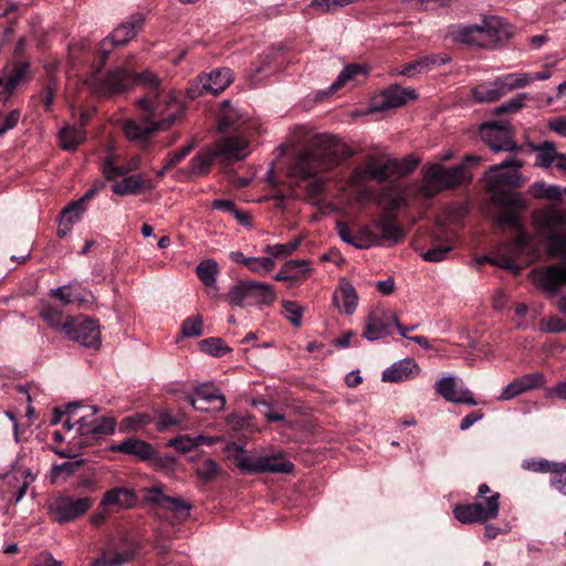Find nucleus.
I'll return each instance as SVG.
<instances>
[{
    "label": "nucleus",
    "mask_w": 566,
    "mask_h": 566,
    "mask_svg": "<svg viewBox=\"0 0 566 566\" xmlns=\"http://www.w3.org/2000/svg\"><path fill=\"white\" fill-rule=\"evenodd\" d=\"M19 478H24V481L23 483L18 488L15 494H14V497H13V501L14 503H18L19 501H21V499L24 496L28 488H29V484L34 480V478L32 476L31 473H27L25 471H14L12 473H8L6 476H4V480L8 481V483H11L12 480H19Z\"/></svg>",
    "instance_id": "obj_49"
},
{
    "label": "nucleus",
    "mask_w": 566,
    "mask_h": 566,
    "mask_svg": "<svg viewBox=\"0 0 566 566\" xmlns=\"http://www.w3.org/2000/svg\"><path fill=\"white\" fill-rule=\"evenodd\" d=\"M365 74H367V70L361 64H348L343 69L337 80L332 84L331 91L335 92L339 90L345 83L356 80L358 75Z\"/></svg>",
    "instance_id": "obj_42"
},
{
    "label": "nucleus",
    "mask_w": 566,
    "mask_h": 566,
    "mask_svg": "<svg viewBox=\"0 0 566 566\" xmlns=\"http://www.w3.org/2000/svg\"><path fill=\"white\" fill-rule=\"evenodd\" d=\"M451 36L454 41L469 44L476 45L483 48L482 38L484 36L480 24L474 25H459L453 29L451 32Z\"/></svg>",
    "instance_id": "obj_30"
},
{
    "label": "nucleus",
    "mask_w": 566,
    "mask_h": 566,
    "mask_svg": "<svg viewBox=\"0 0 566 566\" xmlns=\"http://www.w3.org/2000/svg\"><path fill=\"white\" fill-rule=\"evenodd\" d=\"M483 522L493 520L499 514L500 509V493L493 492L490 496L476 497L474 502Z\"/></svg>",
    "instance_id": "obj_34"
},
{
    "label": "nucleus",
    "mask_w": 566,
    "mask_h": 566,
    "mask_svg": "<svg viewBox=\"0 0 566 566\" xmlns=\"http://www.w3.org/2000/svg\"><path fill=\"white\" fill-rule=\"evenodd\" d=\"M86 85L102 97L122 94L133 86L147 90L146 95L136 101L139 118L128 119L124 125V133L130 140L148 142L154 133L168 129L184 112V103L165 93L160 80L149 71L135 74L127 66H117L105 76L91 74Z\"/></svg>",
    "instance_id": "obj_1"
},
{
    "label": "nucleus",
    "mask_w": 566,
    "mask_h": 566,
    "mask_svg": "<svg viewBox=\"0 0 566 566\" xmlns=\"http://www.w3.org/2000/svg\"><path fill=\"white\" fill-rule=\"evenodd\" d=\"M11 74L4 84L15 91L20 84L28 80L30 64L28 61H15L11 64Z\"/></svg>",
    "instance_id": "obj_40"
},
{
    "label": "nucleus",
    "mask_w": 566,
    "mask_h": 566,
    "mask_svg": "<svg viewBox=\"0 0 566 566\" xmlns=\"http://www.w3.org/2000/svg\"><path fill=\"white\" fill-rule=\"evenodd\" d=\"M137 496L135 492L126 488H113L105 492L99 503V507H114L125 510L135 506Z\"/></svg>",
    "instance_id": "obj_21"
},
{
    "label": "nucleus",
    "mask_w": 566,
    "mask_h": 566,
    "mask_svg": "<svg viewBox=\"0 0 566 566\" xmlns=\"http://www.w3.org/2000/svg\"><path fill=\"white\" fill-rule=\"evenodd\" d=\"M84 210V205L80 200L70 203L62 212V224L72 226L82 216Z\"/></svg>",
    "instance_id": "obj_56"
},
{
    "label": "nucleus",
    "mask_w": 566,
    "mask_h": 566,
    "mask_svg": "<svg viewBox=\"0 0 566 566\" xmlns=\"http://www.w3.org/2000/svg\"><path fill=\"white\" fill-rule=\"evenodd\" d=\"M201 316H191L182 322L181 333L185 337H198L202 335Z\"/></svg>",
    "instance_id": "obj_54"
},
{
    "label": "nucleus",
    "mask_w": 566,
    "mask_h": 566,
    "mask_svg": "<svg viewBox=\"0 0 566 566\" xmlns=\"http://www.w3.org/2000/svg\"><path fill=\"white\" fill-rule=\"evenodd\" d=\"M275 262L273 258H251L247 268L258 274H266L273 270Z\"/></svg>",
    "instance_id": "obj_58"
},
{
    "label": "nucleus",
    "mask_w": 566,
    "mask_h": 566,
    "mask_svg": "<svg viewBox=\"0 0 566 566\" xmlns=\"http://www.w3.org/2000/svg\"><path fill=\"white\" fill-rule=\"evenodd\" d=\"M333 303L347 315H352L355 312L358 305V294L348 280L340 279L333 296Z\"/></svg>",
    "instance_id": "obj_22"
},
{
    "label": "nucleus",
    "mask_w": 566,
    "mask_h": 566,
    "mask_svg": "<svg viewBox=\"0 0 566 566\" xmlns=\"http://www.w3.org/2000/svg\"><path fill=\"white\" fill-rule=\"evenodd\" d=\"M352 3H354V0H313L311 7L321 10L323 13H327Z\"/></svg>",
    "instance_id": "obj_60"
},
{
    "label": "nucleus",
    "mask_w": 566,
    "mask_h": 566,
    "mask_svg": "<svg viewBox=\"0 0 566 566\" xmlns=\"http://www.w3.org/2000/svg\"><path fill=\"white\" fill-rule=\"evenodd\" d=\"M218 158L216 149L203 148L190 160L189 177H202L210 172L214 159Z\"/></svg>",
    "instance_id": "obj_28"
},
{
    "label": "nucleus",
    "mask_w": 566,
    "mask_h": 566,
    "mask_svg": "<svg viewBox=\"0 0 566 566\" xmlns=\"http://www.w3.org/2000/svg\"><path fill=\"white\" fill-rule=\"evenodd\" d=\"M195 146H196V142L192 140L189 144H187L186 146H184L182 148L170 153L164 167L156 172L157 177L163 178L165 176L166 171L171 169L172 167H175L181 160H184L186 158V156H188L191 153V150L195 148Z\"/></svg>",
    "instance_id": "obj_44"
},
{
    "label": "nucleus",
    "mask_w": 566,
    "mask_h": 566,
    "mask_svg": "<svg viewBox=\"0 0 566 566\" xmlns=\"http://www.w3.org/2000/svg\"><path fill=\"white\" fill-rule=\"evenodd\" d=\"M20 116L21 113L19 109H12L7 114L0 113V135H3L6 132L15 127L19 123Z\"/></svg>",
    "instance_id": "obj_62"
},
{
    "label": "nucleus",
    "mask_w": 566,
    "mask_h": 566,
    "mask_svg": "<svg viewBox=\"0 0 566 566\" xmlns=\"http://www.w3.org/2000/svg\"><path fill=\"white\" fill-rule=\"evenodd\" d=\"M294 464L282 454L261 457L260 473H291Z\"/></svg>",
    "instance_id": "obj_31"
},
{
    "label": "nucleus",
    "mask_w": 566,
    "mask_h": 566,
    "mask_svg": "<svg viewBox=\"0 0 566 566\" xmlns=\"http://www.w3.org/2000/svg\"><path fill=\"white\" fill-rule=\"evenodd\" d=\"M364 164L370 180L381 184L390 178L389 159L381 161L377 156H368Z\"/></svg>",
    "instance_id": "obj_33"
},
{
    "label": "nucleus",
    "mask_w": 566,
    "mask_h": 566,
    "mask_svg": "<svg viewBox=\"0 0 566 566\" xmlns=\"http://www.w3.org/2000/svg\"><path fill=\"white\" fill-rule=\"evenodd\" d=\"M436 390L443 399L449 402L465 403L469 406H475L478 403L470 390L457 389L455 378L452 376L439 379L436 382Z\"/></svg>",
    "instance_id": "obj_19"
},
{
    "label": "nucleus",
    "mask_w": 566,
    "mask_h": 566,
    "mask_svg": "<svg viewBox=\"0 0 566 566\" xmlns=\"http://www.w3.org/2000/svg\"><path fill=\"white\" fill-rule=\"evenodd\" d=\"M300 245V241L289 242L285 244L268 245L265 252L271 254L273 258L287 256L292 254Z\"/></svg>",
    "instance_id": "obj_61"
},
{
    "label": "nucleus",
    "mask_w": 566,
    "mask_h": 566,
    "mask_svg": "<svg viewBox=\"0 0 566 566\" xmlns=\"http://www.w3.org/2000/svg\"><path fill=\"white\" fill-rule=\"evenodd\" d=\"M421 172L423 184L420 193L424 198H432L443 190L453 189L472 179V174L463 164L450 168L441 164L424 165Z\"/></svg>",
    "instance_id": "obj_3"
},
{
    "label": "nucleus",
    "mask_w": 566,
    "mask_h": 566,
    "mask_svg": "<svg viewBox=\"0 0 566 566\" xmlns=\"http://www.w3.org/2000/svg\"><path fill=\"white\" fill-rule=\"evenodd\" d=\"M144 21L145 19L142 13L134 14L127 21L120 23L111 35L99 42L96 62L97 66L96 71L92 74L99 76L98 73L106 64L112 51L117 46L127 44L133 38H135L137 32L142 29Z\"/></svg>",
    "instance_id": "obj_6"
},
{
    "label": "nucleus",
    "mask_w": 566,
    "mask_h": 566,
    "mask_svg": "<svg viewBox=\"0 0 566 566\" xmlns=\"http://www.w3.org/2000/svg\"><path fill=\"white\" fill-rule=\"evenodd\" d=\"M142 548L140 542L128 533L109 536L101 546L91 566H124L133 562Z\"/></svg>",
    "instance_id": "obj_4"
},
{
    "label": "nucleus",
    "mask_w": 566,
    "mask_h": 566,
    "mask_svg": "<svg viewBox=\"0 0 566 566\" xmlns=\"http://www.w3.org/2000/svg\"><path fill=\"white\" fill-rule=\"evenodd\" d=\"M145 186L142 175H132L123 178L112 187V191L119 196L136 195Z\"/></svg>",
    "instance_id": "obj_35"
},
{
    "label": "nucleus",
    "mask_w": 566,
    "mask_h": 566,
    "mask_svg": "<svg viewBox=\"0 0 566 566\" xmlns=\"http://www.w3.org/2000/svg\"><path fill=\"white\" fill-rule=\"evenodd\" d=\"M416 371H420L418 365L412 359H402L395 363L391 367L382 373V380L388 382L405 381Z\"/></svg>",
    "instance_id": "obj_29"
},
{
    "label": "nucleus",
    "mask_w": 566,
    "mask_h": 566,
    "mask_svg": "<svg viewBox=\"0 0 566 566\" xmlns=\"http://www.w3.org/2000/svg\"><path fill=\"white\" fill-rule=\"evenodd\" d=\"M185 399L199 411H220L226 406L224 396L211 384L196 387L193 395H187Z\"/></svg>",
    "instance_id": "obj_14"
},
{
    "label": "nucleus",
    "mask_w": 566,
    "mask_h": 566,
    "mask_svg": "<svg viewBox=\"0 0 566 566\" xmlns=\"http://www.w3.org/2000/svg\"><path fill=\"white\" fill-rule=\"evenodd\" d=\"M248 142L241 135L226 136L216 143V151L218 157H227L230 159L244 158L243 150L247 148Z\"/></svg>",
    "instance_id": "obj_26"
},
{
    "label": "nucleus",
    "mask_w": 566,
    "mask_h": 566,
    "mask_svg": "<svg viewBox=\"0 0 566 566\" xmlns=\"http://www.w3.org/2000/svg\"><path fill=\"white\" fill-rule=\"evenodd\" d=\"M522 167L523 163L515 157L491 166L484 175L488 191L496 193L506 191V188L521 187L524 182L520 171Z\"/></svg>",
    "instance_id": "obj_7"
},
{
    "label": "nucleus",
    "mask_w": 566,
    "mask_h": 566,
    "mask_svg": "<svg viewBox=\"0 0 566 566\" xmlns=\"http://www.w3.org/2000/svg\"><path fill=\"white\" fill-rule=\"evenodd\" d=\"M492 201L504 209L496 217V223L500 227H509L514 230L521 228L522 223L517 212L524 210L526 206L518 193L500 191L492 195Z\"/></svg>",
    "instance_id": "obj_8"
},
{
    "label": "nucleus",
    "mask_w": 566,
    "mask_h": 566,
    "mask_svg": "<svg viewBox=\"0 0 566 566\" xmlns=\"http://www.w3.org/2000/svg\"><path fill=\"white\" fill-rule=\"evenodd\" d=\"M113 451L134 455L139 460H151L156 455L153 446L137 438H127L111 448Z\"/></svg>",
    "instance_id": "obj_23"
},
{
    "label": "nucleus",
    "mask_w": 566,
    "mask_h": 566,
    "mask_svg": "<svg viewBox=\"0 0 566 566\" xmlns=\"http://www.w3.org/2000/svg\"><path fill=\"white\" fill-rule=\"evenodd\" d=\"M547 250L551 256H559L566 261V233L552 235L547 241Z\"/></svg>",
    "instance_id": "obj_51"
},
{
    "label": "nucleus",
    "mask_w": 566,
    "mask_h": 566,
    "mask_svg": "<svg viewBox=\"0 0 566 566\" xmlns=\"http://www.w3.org/2000/svg\"><path fill=\"white\" fill-rule=\"evenodd\" d=\"M85 139V129L76 125L66 126L60 133V145L65 150H75Z\"/></svg>",
    "instance_id": "obj_32"
},
{
    "label": "nucleus",
    "mask_w": 566,
    "mask_h": 566,
    "mask_svg": "<svg viewBox=\"0 0 566 566\" xmlns=\"http://www.w3.org/2000/svg\"><path fill=\"white\" fill-rule=\"evenodd\" d=\"M220 473L221 468L210 458L205 459L196 468V475L205 484L213 482Z\"/></svg>",
    "instance_id": "obj_41"
},
{
    "label": "nucleus",
    "mask_w": 566,
    "mask_h": 566,
    "mask_svg": "<svg viewBox=\"0 0 566 566\" xmlns=\"http://www.w3.org/2000/svg\"><path fill=\"white\" fill-rule=\"evenodd\" d=\"M483 33V48L492 49L513 35V28L499 17H485L480 24Z\"/></svg>",
    "instance_id": "obj_18"
},
{
    "label": "nucleus",
    "mask_w": 566,
    "mask_h": 566,
    "mask_svg": "<svg viewBox=\"0 0 566 566\" xmlns=\"http://www.w3.org/2000/svg\"><path fill=\"white\" fill-rule=\"evenodd\" d=\"M234 463L242 473H260L261 457L237 455Z\"/></svg>",
    "instance_id": "obj_53"
},
{
    "label": "nucleus",
    "mask_w": 566,
    "mask_h": 566,
    "mask_svg": "<svg viewBox=\"0 0 566 566\" xmlns=\"http://www.w3.org/2000/svg\"><path fill=\"white\" fill-rule=\"evenodd\" d=\"M535 283L549 295H556L566 284V261L533 270Z\"/></svg>",
    "instance_id": "obj_15"
},
{
    "label": "nucleus",
    "mask_w": 566,
    "mask_h": 566,
    "mask_svg": "<svg viewBox=\"0 0 566 566\" xmlns=\"http://www.w3.org/2000/svg\"><path fill=\"white\" fill-rule=\"evenodd\" d=\"M353 156V150L337 136L315 135L294 158L290 176L307 179L319 172L331 170Z\"/></svg>",
    "instance_id": "obj_2"
},
{
    "label": "nucleus",
    "mask_w": 566,
    "mask_h": 566,
    "mask_svg": "<svg viewBox=\"0 0 566 566\" xmlns=\"http://www.w3.org/2000/svg\"><path fill=\"white\" fill-rule=\"evenodd\" d=\"M84 210V205L80 200L70 203L62 212V224L72 226L82 216Z\"/></svg>",
    "instance_id": "obj_57"
},
{
    "label": "nucleus",
    "mask_w": 566,
    "mask_h": 566,
    "mask_svg": "<svg viewBox=\"0 0 566 566\" xmlns=\"http://www.w3.org/2000/svg\"><path fill=\"white\" fill-rule=\"evenodd\" d=\"M232 82V72L228 67L213 70L209 74L199 76L188 88L190 98L203 94L217 95L224 91Z\"/></svg>",
    "instance_id": "obj_9"
},
{
    "label": "nucleus",
    "mask_w": 566,
    "mask_h": 566,
    "mask_svg": "<svg viewBox=\"0 0 566 566\" xmlns=\"http://www.w3.org/2000/svg\"><path fill=\"white\" fill-rule=\"evenodd\" d=\"M420 159L413 154H408L401 159H389L390 178L409 175L419 165Z\"/></svg>",
    "instance_id": "obj_36"
},
{
    "label": "nucleus",
    "mask_w": 566,
    "mask_h": 566,
    "mask_svg": "<svg viewBox=\"0 0 566 566\" xmlns=\"http://www.w3.org/2000/svg\"><path fill=\"white\" fill-rule=\"evenodd\" d=\"M472 96L476 102H494L503 96V91L496 85V80L492 83H484L472 90Z\"/></svg>",
    "instance_id": "obj_39"
},
{
    "label": "nucleus",
    "mask_w": 566,
    "mask_h": 566,
    "mask_svg": "<svg viewBox=\"0 0 566 566\" xmlns=\"http://www.w3.org/2000/svg\"><path fill=\"white\" fill-rule=\"evenodd\" d=\"M563 193H566V188L562 189L558 186L536 184L534 186V196L538 198H546L549 200H558Z\"/></svg>",
    "instance_id": "obj_52"
},
{
    "label": "nucleus",
    "mask_w": 566,
    "mask_h": 566,
    "mask_svg": "<svg viewBox=\"0 0 566 566\" xmlns=\"http://www.w3.org/2000/svg\"><path fill=\"white\" fill-rule=\"evenodd\" d=\"M233 306L270 305L275 301L272 285L255 281H239L224 295Z\"/></svg>",
    "instance_id": "obj_5"
},
{
    "label": "nucleus",
    "mask_w": 566,
    "mask_h": 566,
    "mask_svg": "<svg viewBox=\"0 0 566 566\" xmlns=\"http://www.w3.org/2000/svg\"><path fill=\"white\" fill-rule=\"evenodd\" d=\"M199 347L202 352L214 356V357H221L226 355L227 353L231 352L230 347L223 344V342L220 338L217 337H209L206 339H202L199 343Z\"/></svg>",
    "instance_id": "obj_46"
},
{
    "label": "nucleus",
    "mask_w": 566,
    "mask_h": 566,
    "mask_svg": "<svg viewBox=\"0 0 566 566\" xmlns=\"http://www.w3.org/2000/svg\"><path fill=\"white\" fill-rule=\"evenodd\" d=\"M395 324L402 337H406V326L401 325L397 314L392 311L376 310L366 318L363 336L368 340H378L389 333V327Z\"/></svg>",
    "instance_id": "obj_10"
},
{
    "label": "nucleus",
    "mask_w": 566,
    "mask_h": 566,
    "mask_svg": "<svg viewBox=\"0 0 566 566\" xmlns=\"http://www.w3.org/2000/svg\"><path fill=\"white\" fill-rule=\"evenodd\" d=\"M248 122V118L229 101H223L221 104V117L218 123L219 133H226L230 129L241 132L242 126Z\"/></svg>",
    "instance_id": "obj_25"
},
{
    "label": "nucleus",
    "mask_w": 566,
    "mask_h": 566,
    "mask_svg": "<svg viewBox=\"0 0 566 566\" xmlns=\"http://www.w3.org/2000/svg\"><path fill=\"white\" fill-rule=\"evenodd\" d=\"M451 59L446 54H430L424 55L416 61L407 63L399 71H391L392 75H402L412 77L416 74L424 73L430 71L433 66L444 64L449 62Z\"/></svg>",
    "instance_id": "obj_20"
},
{
    "label": "nucleus",
    "mask_w": 566,
    "mask_h": 566,
    "mask_svg": "<svg viewBox=\"0 0 566 566\" xmlns=\"http://www.w3.org/2000/svg\"><path fill=\"white\" fill-rule=\"evenodd\" d=\"M536 165L545 168L549 167L559 156L554 144L549 142H545L543 145L536 147Z\"/></svg>",
    "instance_id": "obj_45"
},
{
    "label": "nucleus",
    "mask_w": 566,
    "mask_h": 566,
    "mask_svg": "<svg viewBox=\"0 0 566 566\" xmlns=\"http://www.w3.org/2000/svg\"><path fill=\"white\" fill-rule=\"evenodd\" d=\"M93 505L92 497L74 499L71 496H61L50 506L57 523H66L84 515Z\"/></svg>",
    "instance_id": "obj_13"
},
{
    "label": "nucleus",
    "mask_w": 566,
    "mask_h": 566,
    "mask_svg": "<svg viewBox=\"0 0 566 566\" xmlns=\"http://www.w3.org/2000/svg\"><path fill=\"white\" fill-rule=\"evenodd\" d=\"M218 273L219 264L212 259L201 261L196 268L197 276L207 287L214 286Z\"/></svg>",
    "instance_id": "obj_38"
},
{
    "label": "nucleus",
    "mask_w": 566,
    "mask_h": 566,
    "mask_svg": "<svg viewBox=\"0 0 566 566\" xmlns=\"http://www.w3.org/2000/svg\"><path fill=\"white\" fill-rule=\"evenodd\" d=\"M161 501L166 502L163 509L168 510L175 514H178L184 518L189 516L191 504L184 501L181 497H161Z\"/></svg>",
    "instance_id": "obj_50"
},
{
    "label": "nucleus",
    "mask_w": 566,
    "mask_h": 566,
    "mask_svg": "<svg viewBox=\"0 0 566 566\" xmlns=\"http://www.w3.org/2000/svg\"><path fill=\"white\" fill-rule=\"evenodd\" d=\"M63 331L66 336L85 347H98L101 344L98 324L94 319H74L66 316Z\"/></svg>",
    "instance_id": "obj_11"
},
{
    "label": "nucleus",
    "mask_w": 566,
    "mask_h": 566,
    "mask_svg": "<svg viewBox=\"0 0 566 566\" xmlns=\"http://www.w3.org/2000/svg\"><path fill=\"white\" fill-rule=\"evenodd\" d=\"M518 380L521 381L522 387L525 391L541 388L546 382L545 375L539 371L525 374L518 377Z\"/></svg>",
    "instance_id": "obj_59"
},
{
    "label": "nucleus",
    "mask_w": 566,
    "mask_h": 566,
    "mask_svg": "<svg viewBox=\"0 0 566 566\" xmlns=\"http://www.w3.org/2000/svg\"><path fill=\"white\" fill-rule=\"evenodd\" d=\"M532 82L528 73H511L496 78V85L500 86L505 95L509 91L525 87Z\"/></svg>",
    "instance_id": "obj_37"
},
{
    "label": "nucleus",
    "mask_w": 566,
    "mask_h": 566,
    "mask_svg": "<svg viewBox=\"0 0 566 566\" xmlns=\"http://www.w3.org/2000/svg\"><path fill=\"white\" fill-rule=\"evenodd\" d=\"M552 484L566 495V464L559 463L555 475L552 476Z\"/></svg>",
    "instance_id": "obj_64"
},
{
    "label": "nucleus",
    "mask_w": 566,
    "mask_h": 566,
    "mask_svg": "<svg viewBox=\"0 0 566 566\" xmlns=\"http://www.w3.org/2000/svg\"><path fill=\"white\" fill-rule=\"evenodd\" d=\"M417 93L412 88H402L399 85H391L375 96L370 104L371 112H382L390 108L403 106L409 99H416Z\"/></svg>",
    "instance_id": "obj_17"
},
{
    "label": "nucleus",
    "mask_w": 566,
    "mask_h": 566,
    "mask_svg": "<svg viewBox=\"0 0 566 566\" xmlns=\"http://www.w3.org/2000/svg\"><path fill=\"white\" fill-rule=\"evenodd\" d=\"M453 515L463 524L483 522L480 515V510H478L475 503L457 505L453 509Z\"/></svg>",
    "instance_id": "obj_43"
},
{
    "label": "nucleus",
    "mask_w": 566,
    "mask_h": 566,
    "mask_svg": "<svg viewBox=\"0 0 566 566\" xmlns=\"http://www.w3.org/2000/svg\"><path fill=\"white\" fill-rule=\"evenodd\" d=\"M557 462H549L548 460L539 459H527L522 462V468L527 471L533 472H551L553 475H555L557 468Z\"/></svg>",
    "instance_id": "obj_47"
},
{
    "label": "nucleus",
    "mask_w": 566,
    "mask_h": 566,
    "mask_svg": "<svg viewBox=\"0 0 566 566\" xmlns=\"http://www.w3.org/2000/svg\"><path fill=\"white\" fill-rule=\"evenodd\" d=\"M537 233L548 241L554 234L566 233V210L554 206L536 211L533 217Z\"/></svg>",
    "instance_id": "obj_12"
},
{
    "label": "nucleus",
    "mask_w": 566,
    "mask_h": 566,
    "mask_svg": "<svg viewBox=\"0 0 566 566\" xmlns=\"http://www.w3.org/2000/svg\"><path fill=\"white\" fill-rule=\"evenodd\" d=\"M181 421L182 418L180 415L174 416L170 410H163L158 415L157 427L160 430H165L168 427L181 423Z\"/></svg>",
    "instance_id": "obj_63"
},
{
    "label": "nucleus",
    "mask_w": 566,
    "mask_h": 566,
    "mask_svg": "<svg viewBox=\"0 0 566 566\" xmlns=\"http://www.w3.org/2000/svg\"><path fill=\"white\" fill-rule=\"evenodd\" d=\"M481 139L495 153L513 151L517 148L507 126L496 123L483 124L480 127Z\"/></svg>",
    "instance_id": "obj_16"
},
{
    "label": "nucleus",
    "mask_w": 566,
    "mask_h": 566,
    "mask_svg": "<svg viewBox=\"0 0 566 566\" xmlns=\"http://www.w3.org/2000/svg\"><path fill=\"white\" fill-rule=\"evenodd\" d=\"M282 307L285 318L294 326H300L302 322L303 307L293 301H284Z\"/></svg>",
    "instance_id": "obj_55"
},
{
    "label": "nucleus",
    "mask_w": 566,
    "mask_h": 566,
    "mask_svg": "<svg viewBox=\"0 0 566 566\" xmlns=\"http://www.w3.org/2000/svg\"><path fill=\"white\" fill-rule=\"evenodd\" d=\"M41 317L53 328L55 329H62L63 331V326L65 324V318L66 317H63V313L52 306V305H48V306H44L41 311Z\"/></svg>",
    "instance_id": "obj_48"
},
{
    "label": "nucleus",
    "mask_w": 566,
    "mask_h": 566,
    "mask_svg": "<svg viewBox=\"0 0 566 566\" xmlns=\"http://www.w3.org/2000/svg\"><path fill=\"white\" fill-rule=\"evenodd\" d=\"M78 427L77 431L81 436H93V438H99L105 434H111L115 430L116 422L112 418H101L86 422L83 417L76 420Z\"/></svg>",
    "instance_id": "obj_27"
},
{
    "label": "nucleus",
    "mask_w": 566,
    "mask_h": 566,
    "mask_svg": "<svg viewBox=\"0 0 566 566\" xmlns=\"http://www.w3.org/2000/svg\"><path fill=\"white\" fill-rule=\"evenodd\" d=\"M373 226L380 231V244L389 242L396 244L405 237L402 228L395 221L391 214H381L379 218L373 220Z\"/></svg>",
    "instance_id": "obj_24"
}]
</instances>
